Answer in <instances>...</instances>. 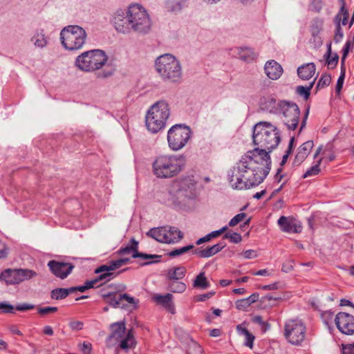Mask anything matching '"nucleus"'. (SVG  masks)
Wrapping results in <instances>:
<instances>
[{
	"label": "nucleus",
	"mask_w": 354,
	"mask_h": 354,
	"mask_svg": "<svg viewBox=\"0 0 354 354\" xmlns=\"http://www.w3.org/2000/svg\"><path fill=\"white\" fill-rule=\"evenodd\" d=\"M254 163L239 160L230 169L228 176L232 188L236 189H249L260 185L267 175L265 172L254 167Z\"/></svg>",
	"instance_id": "obj_1"
},
{
	"label": "nucleus",
	"mask_w": 354,
	"mask_h": 354,
	"mask_svg": "<svg viewBox=\"0 0 354 354\" xmlns=\"http://www.w3.org/2000/svg\"><path fill=\"white\" fill-rule=\"evenodd\" d=\"M253 143L271 152L281 141L277 128L268 122H260L253 127Z\"/></svg>",
	"instance_id": "obj_2"
},
{
	"label": "nucleus",
	"mask_w": 354,
	"mask_h": 354,
	"mask_svg": "<svg viewBox=\"0 0 354 354\" xmlns=\"http://www.w3.org/2000/svg\"><path fill=\"white\" fill-rule=\"evenodd\" d=\"M109 329L111 333L106 340L108 346L118 345L117 348L127 352L136 346L137 342L133 333V329L128 330L126 333V323L124 321L111 324Z\"/></svg>",
	"instance_id": "obj_3"
},
{
	"label": "nucleus",
	"mask_w": 354,
	"mask_h": 354,
	"mask_svg": "<svg viewBox=\"0 0 354 354\" xmlns=\"http://www.w3.org/2000/svg\"><path fill=\"white\" fill-rule=\"evenodd\" d=\"M182 156L175 155H160L153 162L154 175L160 178L176 176L184 167Z\"/></svg>",
	"instance_id": "obj_4"
},
{
	"label": "nucleus",
	"mask_w": 354,
	"mask_h": 354,
	"mask_svg": "<svg viewBox=\"0 0 354 354\" xmlns=\"http://www.w3.org/2000/svg\"><path fill=\"white\" fill-rule=\"evenodd\" d=\"M156 70L164 80L178 82L182 77L179 61L171 54H164L156 59Z\"/></svg>",
	"instance_id": "obj_5"
},
{
	"label": "nucleus",
	"mask_w": 354,
	"mask_h": 354,
	"mask_svg": "<svg viewBox=\"0 0 354 354\" xmlns=\"http://www.w3.org/2000/svg\"><path fill=\"white\" fill-rule=\"evenodd\" d=\"M170 115L169 104L164 100L153 104L147 113L145 123L147 129L155 133L165 127L166 121Z\"/></svg>",
	"instance_id": "obj_6"
},
{
	"label": "nucleus",
	"mask_w": 354,
	"mask_h": 354,
	"mask_svg": "<svg viewBox=\"0 0 354 354\" xmlns=\"http://www.w3.org/2000/svg\"><path fill=\"white\" fill-rule=\"evenodd\" d=\"M86 32L85 30L76 25L68 26L60 32V39L63 46L69 50L80 49L85 43Z\"/></svg>",
	"instance_id": "obj_7"
},
{
	"label": "nucleus",
	"mask_w": 354,
	"mask_h": 354,
	"mask_svg": "<svg viewBox=\"0 0 354 354\" xmlns=\"http://www.w3.org/2000/svg\"><path fill=\"white\" fill-rule=\"evenodd\" d=\"M107 61V56L102 50H92L79 55L75 61L76 66L84 71H94L103 66Z\"/></svg>",
	"instance_id": "obj_8"
},
{
	"label": "nucleus",
	"mask_w": 354,
	"mask_h": 354,
	"mask_svg": "<svg viewBox=\"0 0 354 354\" xmlns=\"http://www.w3.org/2000/svg\"><path fill=\"white\" fill-rule=\"evenodd\" d=\"M130 26L132 30L145 34L148 32L151 28V23L149 15L140 5L135 4L129 7Z\"/></svg>",
	"instance_id": "obj_9"
},
{
	"label": "nucleus",
	"mask_w": 354,
	"mask_h": 354,
	"mask_svg": "<svg viewBox=\"0 0 354 354\" xmlns=\"http://www.w3.org/2000/svg\"><path fill=\"white\" fill-rule=\"evenodd\" d=\"M191 133L190 127L185 124H177L171 127L167 133L169 148L175 151L183 148L190 139Z\"/></svg>",
	"instance_id": "obj_10"
},
{
	"label": "nucleus",
	"mask_w": 354,
	"mask_h": 354,
	"mask_svg": "<svg viewBox=\"0 0 354 354\" xmlns=\"http://www.w3.org/2000/svg\"><path fill=\"white\" fill-rule=\"evenodd\" d=\"M306 327L299 319H289L284 324L283 335L294 346H300L306 337Z\"/></svg>",
	"instance_id": "obj_11"
},
{
	"label": "nucleus",
	"mask_w": 354,
	"mask_h": 354,
	"mask_svg": "<svg viewBox=\"0 0 354 354\" xmlns=\"http://www.w3.org/2000/svg\"><path fill=\"white\" fill-rule=\"evenodd\" d=\"M269 151L259 147L253 150L248 151L240 160L249 162H254V167H258L259 170L265 172L268 176L271 168V158Z\"/></svg>",
	"instance_id": "obj_12"
},
{
	"label": "nucleus",
	"mask_w": 354,
	"mask_h": 354,
	"mask_svg": "<svg viewBox=\"0 0 354 354\" xmlns=\"http://www.w3.org/2000/svg\"><path fill=\"white\" fill-rule=\"evenodd\" d=\"M279 113L282 114L283 122L288 130L294 131L297 129L300 118V109L296 103L280 100Z\"/></svg>",
	"instance_id": "obj_13"
},
{
	"label": "nucleus",
	"mask_w": 354,
	"mask_h": 354,
	"mask_svg": "<svg viewBox=\"0 0 354 354\" xmlns=\"http://www.w3.org/2000/svg\"><path fill=\"white\" fill-rule=\"evenodd\" d=\"M102 297L106 303L115 308L127 309L128 304H131L134 307L137 304L135 299L127 293L118 295L115 292H109L103 294Z\"/></svg>",
	"instance_id": "obj_14"
},
{
	"label": "nucleus",
	"mask_w": 354,
	"mask_h": 354,
	"mask_svg": "<svg viewBox=\"0 0 354 354\" xmlns=\"http://www.w3.org/2000/svg\"><path fill=\"white\" fill-rule=\"evenodd\" d=\"M337 329L343 334L352 335L354 334V316L345 313H337L335 318Z\"/></svg>",
	"instance_id": "obj_15"
},
{
	"label": "nucleus",
	"mask_w": 354,
	"mask_h": 354,
	"mask_svg": "<svg viewBox=\"0 0 354 354\" xmlns=\"http://www.w3.org/2000/svg\"><path fill=\"white\" fill-rule=\"evenodd\" d=\"M129 10L126 15V12L120 9L115 12L112 22L118 32L128 34L132 30L131 26L129 24Z\"/></svg>",
	"instance_id": "obj_16"
},
{
	"label": "nucleus",
	"mask_w": 354,
	"mask_h": 354,
	"mask_svg": "<svg viewBox=\"0 0 354 354\" xmlns=\"http://www.w3.org/2000/svg\"><path fill=\"white\" fill-rule=\"evenodd\" d=\"M48 267L52 274L61 279H66L75 268L74 265L71 263L61 262L56 260L49 261Z\"/></svg>",
	"instance_id": "obj_17"
},
{
	"label": "nucleus",
	"mask_w": 354,
	"mask_h": 354,
	"mask_svg": "<svg viewBox=\"0 0 354 354\" xmlns=\"http://www.w3.org/2000/svg\"><path fill=\"white\" fill-rule=\"evenodd\" d=\"M277 223L280 229L288 233H300L302 230L301 222L298 221L292 216H281Z\"/></svg>",
	"instance_id": "obj_18"
},
{
	"label": "nucleus",
	"mask_w": 354,
	"mask_h": 354,
	"mask_svg": "<svg viewBox=\"0 0 354 354\" xmlns=\"http://www.w3.org/2000/svg\"><path fill=\"white\" fill-rule=\"evenodd\" d=\"M225 247L226 243L224 241H221L206 249L196 248L192 252L201 258H209L217 254Z\"/></svg>",
	"instance_id": "obj_19"
},
{
	"label": "nucleus",
	"mask_w": 354,
	"mask_h": 354,
	"mask_svg": "<svg viewBox=\"0 0 354 354\" xmlns=\"http://www.w3.org/2000/svg\"><path fill=\"white\" fill-rule=\"evenodd\" d=\"M313 146L314 143L313 140H308L303 143L298 148V151L295 157L293 164L295 165H300L307 158Z\"/></svg>",
	"instance_id": "obj_20"
},
{
	"label": "nucleus",
	"mask_w": 354,
	"mask_h": 354,
	"mask_svg": "<svg viewBox=\"0 0 354 354\" xmlns=\"http://www.w3.org/2000/svg\"><path fill=\"white\" fill-rule=\"evenodd\" d=\"M264 70L266 75L271 80L279 79L283 73L281 66L274 60H270L266 63Z\"/></svg>",
	"instance_id": "obj_21"
},
{
	"label": "nucleus",
	"mask_w": 354,
	"mask_h": 354,
	"mask_svg": "<svg viewBox=\"0 0 354 354\" xmlns=\"http://www.w3.org/2000/svg\"><path fill=\"white\" fill-rule=\"evenodd\" d=\"M260 108L261 110L270 113H279L280 100L277 102L276 99L272 97H263L261 100Z\"/></svg>",
	"instance_id": "obj_22"
},
{
	"label": "nucleus",
	"mask_w": 354,
	"mask_h": 354,
	"mask_svg": "<svg viewBox=\"0 0 354 354\" xmlns=\"http://www.w3.org/2000/svg\"><path fill=\"white\" fill-rule=\"evenodd\" d=\"M173 295L171 293H167L164 295H156L153 297V300L162 306L167 311L171 314L175 313V306L172 301Z\"/></svg>",
	"instance_id": "obj_23"
},
{
	"label": "nucleus",
	"mask_w": 354,
	"mask_h": 354,
	"mask_svg": "<svg viewBox=\"0 0 354 354\" xmlns=\"http://www.w3.org/2000/svg\"><path fill=\"white\" fill-rule=\"evenodd\" d=\"M316 71L315 64L313 62L304 64L297 68V75L303 80H310Z\"/></svg>",
	"instance_id": "obj_24"
},
{
	"label": "nucleus",
	"mask_w": 354,
	"mask_h": 354,
	"mask_svg": "<svg viewBox=\"0 0 354 354\" xmlns=\"http://www.w3.org/2000/svg\"><path fill=\"white\" fill-rule=\"evenodd\" d=\"M233 50L237 53L239 59L246 62H252L257 57V54L249 47H236Z\"/></svg>",
	"instance_id": "obj_25"
},
{
	"label": "nucleus",
	"mask_w": 354,
	"mask_h": 354,
	"mask_svg": "<svg viewBox=\"0 0 354 354\" xmlns=\"http://www.w3.org/2000/svg\"><path fill=\"white\" fill-rule=\"evenodd\" d=\"M1 281H4L7 285L19 284V277L17 269H6L0 274Z\"/></svg>",
	"instance_id": "obj_26"
},
{
	"label": "nucleus",
	"mask_w": 354,
	"mask_h": 354,
	"mask_svg": "<svg viewBox=\"0 0 354 354\" xmlns=\"http://www.w3.org/2000/svg\"><path fill=\"white\" fill-rule=\"evenodd\" d=\"M167 234L166 227H153L146 233L147 236L153 238L160 243H167V239L168 238Z\"/></svg>",
	"instance_id": "obj_27"
},
{
	"label": "nucleus",
	"mask_w": 354,
	"mask_h": 354,
	"mask_svg": "<svg viewBox=\"0 0 354 354\" xmlns=\"http://www.w3.org/2000/svg\"><path fill=\"white\" fill-rule=\"evenodd\" d=\"M187 272V270L183 266H176L169 268L166 274L167 281H176L183 279Z\"/></svg>",
	"instance_id": "obj_28"
},
{
	"label": "nucleus",
	"mask_w": 354,
	"mask_h": 354,
	"mask_svg": "<svg viewBox=\"0 0 354 354\" xmlns=\"http://www.w3.org/2000/svg\"><path fill=\"white\" fill-rule=\"evenodd\" d=\"M166 234L168 238L167 243H175L180 241L183 238V233L176 227H166Z\"/></svg>",
	"instance_id": "obj_29"
},
{
	"label": "nucleus",
	"mask_w": 354,
	"mask_h": 354,
	"mask_svg": "<svg viewBox=\"0 0 354 354\" xmlns=\"http://www.w3.org/2000/svg\"><path fill=\"white\" fill-rule=\"evenodd\" d=\"M194 190V185H189L186 182H181L177 190L178 198H191Z\"/></svg>",
	"instance_id": "obj_30"
},
{
	"label": "nucleus",
	"mask_w": 354,
	"mask_h": 354,
	"mask_svg": "<svg viewBox=\"0 0 354 354\" xmlns=\"http://www.w3.org/2000/svg\"><path fill=\"white\" fill-rule=\"evenodd\" d=\"M210 286V283L205 277V272H200L193 281V287L201 290H205Z\"/></svg>",
	"instance_id": "obj_31"
},
{
	"label": "nucleus",
	"mask_w": 354,
	"mask_h": 354,
	"mask_svg": "<svg viewBox=\"0 0 354 354\" xmlns=\"http://www.w3.org/2000/svg\"><path fill=\"white\" fill-rule=\"evenodd\" d=\"M331 44L330 43L327 46V52L324 55V57L326 61L328 68L333 69L336 67L338 63L339 55L337 53H334L333 56L331 57Z\"/></svg>",
	"instance_id": "obj_32"
},
{
	"label": "nucleus",
	"mask_w": 354,
	"mask_h": 354,
	"mask_svg": "<svg viewBox=\"0 0 354 354\" xmlns=\"http://www.w3.org/2000/svg\"><path fill=\"white\" fill-rule=\"evenodd\" d=\"M187 6V0H167L166 7L169 11L173 12H180Z\"/></svg>",
	"instance_id": "obj_33"
},
{
	"label": "nucleus",
	"mask_w": 354,
	"mask_h": 354,
	"mask_svg": "<svg viewBox=\"0 0 354 354\" xmlns=\"http://www.w3.org/2000/svg\"><path fill=\"white\" fill-rule=\"evenodd\" d=\"M132 257L133 259L140 258V259H146V260H147V259H156V260L153 261H148V262H144V263H140V266H147V265H149V264H151V263H155L160 262V259L162 257V256L161 255H158V254H146V253H142V252H138L132 254Z\"/></svg>",
	"instance_id": "obj_34"
},
{
	"label": "nucleus",
	"mask_w": 354,
	"mask_h": 354,
	"mask_svg": "<svg viewBox=\"0 0 354 354\" xmlns=\"http://www.w3.org/2000/svg\"><path fill=\"white\" fill-rule=\"evenodd\" d=\"M187 286L180 280L167 281V289L174 293H183L186 290Z\"/></svg>",
	"instance_id": "obj_35"
},
{
	"label": "nucleus",
	"mask_w": 354,
	"mask_h": 354,
	"mask_svg": "<svg viewBox=\"0 0 354 354\" xmlns=\"http://www.w3.org/2000/svg\"><path fill=\"white\" fill-rule=\"evenodd\" d=\"M281 297H274L271 295H266L259 299V308L261 309H266L274 306L276 301L280 299Z\"/></svg>",
	"instance_id": "obj_36"
},
{
	"label": "nucleus",
	"mask_w": 354,
	"mask_h": 354,
	"mask_svg": "<svg viewBox=\"0 0 354 354\" xmlns=\"http://www.w3.org/2000/svg\"><path fill=\"white\" fill-rule=\"evenodd\" d=\"M138 241L134 238H131L128 245L124 248H121L118 251L120 255L130 254L131 252L133 253L138 252Z\"/></svg>",
	"instance_id": "obj_37"
},
{
	"label": "nucleus",
	"mask_w": 354,
	"mask_h": 354,
	"mask_svg": "<svg viewBox=\"0 0 354 354\" xmlns=\"http://www.w3.org/2000/svg\"><path fill=\"white\" fill-rule=\"evenodd\" d=\"M71 292L68 288H57L50 292V297L53 299L61 300L66 298Z\"/></svg>",
	"instance_id": "obj_38"
},
{
	"label": "nucleus",
	"mask_w": 354,
	"mask_h": 354,
	"mask_svg": "<svg viewBox=\"0 0 354 354\" xmlns=\"http://www.w3.org/2000/svg\"><path fill=\"white\" fill-rule=\"evenodd\" d=\"M18 272V277H19V283L26 281L32 279L33 277H35L37 275V273L32 270L29 269H22L19 268L17 269Z\"/></svg>",
	"instance_id": "obj_39"
},
{
	"label": "nucleus",
	"mask_w": 354,
	"mask_h": 354,
	"mask_svg": "<svg viewBox=\"0 0 354 354\" xmlns=\"http://www.w3.org/2000/svg\"><path fill=\"white\" fill-rule=\"evenodd\" d=\"M335 24V33L334 35V41L339 43L341 41L344 37L342 28L341 27V17L340 15H336L334 19Z\"/></svg>",
	"instance_id": "obj_40"
},
{
	"label": "nucleus",
	"mask_w": 354,
	"mask_h": 354,
	"mask_svg": "<svg viewBox=\"0 0 354 354\" xmlns=\"http://www.w3.org/2000/svg\"><path fill=\"white\" fill-rule=\"evenodd\" d=\"M316 78L313 80L308 86H298L296 88V92L299 95L303 96L304 98L307 100L310 95V91L313 88L315 82Z\"/></svg>",
	"instance_id": "obj_41"
},
{
	"label": "nucleus",
	"mask_w": 354,
	"mask_h": 354,
	"mask_svg": "<svg viewBox=\"0 0 354 354\" xmlns=\"http://www.w3.org/2000/svg\"><path fill=\"white\" fill-rule=\"evenodd\" d=\"M119 268H120V266L118 260L111 261L109 262V264L102 265V266L98 267L97 268H96L95 270V273H101L104 271L111 272V271L115 270Z\"/></svg>",
	"instance_id": "obj_42"
},
{
	"label": "nucleus",
	"mask_w": 354,
	"mask_h": 354,
	"mask_svg": "<svg viewBox=\"0 0 354 354\" xmlns=\"http://www.w3.org/2000/svg\"><path fill=\"white\" fill-rule=\"evenodd\" d=\"M324 21L319 18L314 19L310 25V30L313 37L317 35L322 29Z\"/></svg>",
	"instance_id": "obj_43"
},
{
	"label": "nucleus",
	"mask_w": 354,
	"mask_h": 354,
	"mask_svg": "<svg viewBox=\"0 0 354 354\" xmlns=\"http://www.w3.org/2000/svg\"><path fill=\"white\" fill-rule=\"evenodd\" d=\"M194 248V245H188L184 246L183 248L175 249V250L169 252L168 253V255L170 257H176L177 256L183 254L184 253L192 250Z\"/></svg>",
	"instance_id": "obj_44"
},
{
	"label": "nucleus",
	"mask_w": 354,
	"mask_h": 354,
	"mask_svg": "<svg viewBox=\"0 0 354 354\" xmlns=\"http://www.w3.org/2000/svg\"><path fill=\"white\" fill-rule=\"evenodd\" d=\"M330 82H331V77L330 75H328V74L322 75L316 85V89L319 90L321 88H323L328 86L330 84Z\"/></svg>",
	"instance_id": "obj_45"
},
{
	"label": "nucleus",
	"mask_w": 354,
	"mask_h": 354,
	"mask_svg": "<svg viewBox=\"0 0 354 354\" xmlns=\"http://www.w3.org/2000/svg\"><path fill=\"white\" fill-rule=\"evenodd\" d=\"M32 40L34 41L35 46L43 48L47 44L46 38L42 33H37L32 37Z\"/></svg>",
	"instance_id": "obj_46"
},
{
	"label": "nucleus",
	"mask_w": 354,
	"mask_h": 354,
	"mask_svg": "<svg viewBox=\"0 0 354 354\" xmlns=\"http://www.w3.org/2000/svg\"><path fill=\"white\" fill-rule=\"evenodd\" d=\"M322 158H320L316 165L313 166L310 169L306 171V172L303 175V178H306L308 176H315L318 174L320 171L319 165L322 162Z\"/></svg>",
	"instance_id": "obj_47"
},
{
	"label": "nucleus",
	"mask_w": 354,
	"mask_h": 354,
	"mask_svg": "<svg viewBox=\"0 0 354 354\" xmlns=\"http://www.w3.org/2000/svg\"><path fill=\"white\" fill-rule=\"evenodd\" d=\"M333 317L334 313L331 310H325L321 313V318L324 323L327 326H329L331 324Z\"/></svg>",
	"instance_id": "obj_48"
},
{
	"label": "nucleus",
	"mask_w": 354,
	"mask_h": 354,
	"mask_svg": "<svg viewBox=\"0 0 354 354\" xmlns=\"http://www.w3.org/2000/svg\"><path fill=\"white\" fill-rule=\"evenodd\" d=\"M188 354H204L202 346L196 342H193L189 346Z\"/></svg>",
	"instance_id": "obj_49"
},
{
	"label": "nucleus",
	"mask_w": 354,
	"mask_h": 354,
	"mask_svg": "<svg viewBox=\"0 0 354 354\" xmlns=\"http://www.w3.org/2000/svg\"><path fill=\"white\" fill-rule=\"evenodd\" d=\"M223 239H230V242L234 243H239L242 241L241 235L237 232H233L232 234L226 233L223 236Z\"/></svg>",
	"instance_id": "obj_50"
},
{
	"label": "nucleus",
	"mask_w": 354,
	"mask_h": 354,
	"mask_svg": "<svg viewBox=\"0 0 354 354\" xmlns=\"http://www.w3.org/2000/svg\"><path fill=\"white\" fill-rule=\"evenodd\" d=\"M37 310L40 315L44 316L47 314L56 313L58 310V308L53 306L39 307L37 308Z\"/></svg>",
	"instance_id": "obj_51"
},
{
	"label": "nucleus",
	"mask_w": 354,
	"mask_h": 354,
	"mask_svg": "<svg viewBox=\"0 0 354 354\" xmlns=\"http://www.w3.org/2000/svg\"><path fill=\"white\" fill-rule=\"evenodd\" d=\"M247 216L245 213H239L234 216L229 222V226L234 227L244 220Z\"/></svg>",
	"instance_id": "obj_52"
},
{
	"label": "nucleus",
	"mask_w": 354,
	"mask_h": 354,
	"mask_svg": "<svg viewBox=\"0 0 354 354\" xmlns=\"http://www.w3.org/2000/svg\"><path fill=\"white\" fill-rule=\"evenodd\" d=\"M0 309L3 313H15V306L7 302H1Z\"/></svg>",
	"instance_id": "obj_53"
},
{
	"label": "nucleus",
	"mask_w": 354,
	"mask_h": 354,
	"mask_svg": "<svg viewBox=\"0 0 354 354\" xmlns=\"http://www.w3.org/2000/svg\"><path fill=\"white\" fill-rule=\"evenodd\" d=\"M99 275L97 276L96 279V280L97 281V282L100 281H102V280H105L106 281H108L110 280L111 278H113L115 277V275L113 274V272H107V271H104V272H102L101 273H98Z\"/></svg>",
	"instance_id": "obj_54"
},
{
	"label": "nucleus",
	"mask_w": 354,
	"mask_h": 354,
	"mask_svg": "<svg viewBox=\"0 0 354 354\" xmlns=\"http://www.w3.org/2000/svg\"><path fill=\"white\" fill-rule=\"evenodd\" d=\"M250 306V303L245 299H239L236 301V308L240 310H246Z\"/></svg>",
	"instance_id": "obj_55"
},
{
	"label": "nucleus",
	"mask_w": 354,
	"mask_h": 354,
	"mask_svg": "<svg viewBox=\"0 0 354 354\" xmlns=\"http://www.w3.org/2000/svg\"><path fill=\"white\" fill-rule=\"evenodd\" d=\"M323 7V2L322 0H313L310 3L311 10L319 12Z\"/></svg>",
	"instance_id": "obj_56"
},
{
	"label": "nucleus",
	"mask_w": 354,
	"mask_h": 354,
	"mask_svg": "<svg viewBox=\"0 0 354 354\" xmlns=\"http://www.w3.org/2000/svg\"><path fill=\"white\" fill-rule=\"evenodd\" d=\"M35 308V306L34 304H28V303H24V304H19L15 306V310L19 311H26L28 310H32Z\"/></svg>",
	"instance_id": "obj_57"
},
{
	"label": "nucleus",
	"mask_w": 354,
	"mask_h": 354,
	"mask_svg": "<svg viewBox=\"0 0 354 354\" xmlns=\"http://www.w3.org/2000/svg\"><path fill=\"white\" fill-rule=\"evenodd\" d=\"M346 73H340V75L337 80L335 91L337 94H339L342 88Z\"/></svg>",
	"instance_id": "obj_58"
},
{
	"label": "nucleus",
	"mask_w": 354,
	"mask_h": 354,
	"mask_svg": "<svg viewBox=\"0 0 354 354\" xmlns=\"http://www.w3.org/2000/svg\"><path fill=\"white\" fill-rule=\"evenodd\" d=\"M214 295H215V292H214V291L209 292H207V293H205L203 295H199L196 296L195 300L196 301H205L207 299H209V298H211Z\"/></svg>",
	"instance_id": "obj_59"
},
{
	"label": "nucleus",
	"mask_w": 354,
	"mask_h": 354,
	"mask_svg": "<svg viewBox=\"0 0 354 354\" xmlns=\"http://www.w3.org/2000/svg\"><path fill=\"white\" fill-rule=\"evenodd\" d=\"M342 354H354V342L349 344H342Z\"/></svg>",
	"instance_id": "obj_60"
},
{
	"label": "nucleus",
	"mask_w": 354,
	"mask_h": 354,
	"mask_svg": "<svg viewBox=\"0 0 354 354\" xmlns=\"http://www.w3.org/2000/svg\"><path fill=\"white\" fill-rule=\"evenodd\" d=\"M69 326L73 330H80L83 328L84 323L81 321H73L70 322Z\"/></svg>",
	"instance_id": "obj_61"
},
{
	"label": "nucleus",
	"mask_w": 354,
	"mask_h": 354,
	"mask_svg": "<svg viewBox=\"0 0 354 354\" xmlns=\"http://www.w3.org/2000/svg\"><path fill=\"white\" fill-rule=\"evenodd\" d=\"M246 341L245 345L250 348H253V344L254 340V336L249 331L245 335Z\"/></svg>",
	"instance_id": "obj_62"
},
{
	"label": "nucleus",
	"mask_w": 354,
	"mask_h": 354,
	"mask_svg": "<svg viewBox=\"0 0 354 354\" xmlns=\"http://www.w3.org/2000/svg\"><path fill=\"white\" fill-rule=\"evenodd\" d=\"M253 322L254 323L259 324L261 326L266 325V328L264 329V331L267 330L270 327V325L268 322H264L262 319V317L260 315L255 316L253 319Z\"/></svg>",
	"instance_id": "obj_63"
},
{
	"label": "nucleus",
	"mask_w": 354,
	"mask_h": 354,
	"mask_svg": "<svg viewBox=\"0 0 354 354\" xmlns=\"http://www.w3.org/2000/svg\"><path fill=\"white\" fill-rule=\"evenodd\" d=\"M92 350V345L91 343L84 342L81 351L84 354H91Z\"/></svg>",
	"instance_id": "obj_64"
}]
</instances>
